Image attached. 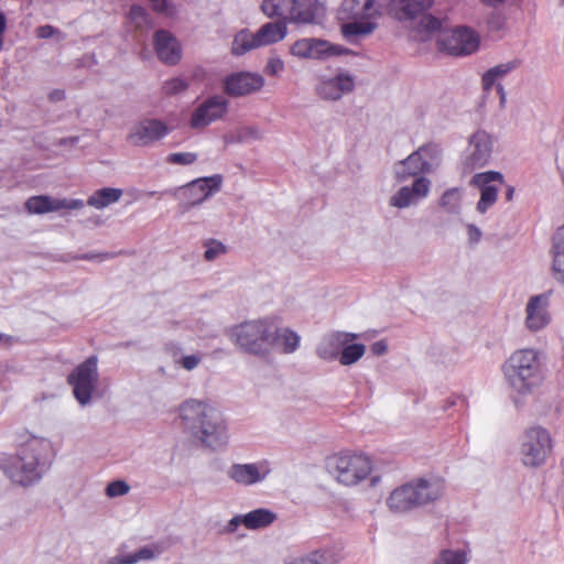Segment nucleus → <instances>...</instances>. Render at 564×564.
Masks as SVG:
<instances>
[{"instance_id": "obj_20", "label": "nucleus", "mask_w": 564, "mask_h": 564, "mask_svg": "<svg viewBox=\"0 0 564 564\" xmlns=\"http://www.w3.org/2000/svg\"><path fill=\"white\" fill-rule=\"evenodd\" d=\"M264 85L261 75L250 72H239L227 76L224 80L225 93L229 96H245L260 90Z\"/></svg>"}, {"instance_id": "obj_38", "label": "nucleus", "mask_w": 564, "mask_h": 564, "mask_svg": "<svg viewBox=\"0 0 564 564\" xmlns=\"http://www.w3.org/2000/svg\"><path fill=\"white\" fill-rule=\"evenodd\" d=\"M516 65L513 63H507V64H501V65H497L492 68H490L489 70H487L484 75H482V87L485 90H489L495 82L505 76L506 74H508Z\"/></svg>"}, {"instance_id": "obj_6", "label": "nucleus", "mask_w": 564, "mask_h": 564, "mask_svg": "<svg viewBox=\"0 0 564 564\" xmlns=\"http://www.w3.org/2000/svg\"><path fill=\"white\" fill-rule=\"evenodd\" d=\"M326 468L339 484L355 486L370 475L372 462L364 454L339 453L327 458Z\"/></svg>"}, {"instance_id": "obj_63", "label": "nucleus", "mask_w": 564, "mask_h": 564, "mask_svg": "<svg viewBox=\"0 0 564 564\" xmlns=\"http://www.w3.org/2000/svg\"><path fill=\"white\" fill-rule=\"evenodd\" d=\"M68 141L74 142L76 141V138H70Z\"/></svg>"}, {"instance_id": "obj_28", "label": "nucleus", "mask_w": 564, "mask_h": 564, "mask_svg": "<svg viewBox=\"0 0 564 564\" xmlns=\"http://www.w3.org/2000/svg\"><path fill=\"white\" fill-rule=\"evenodd\" d=\"M434 0H395L392 6L399 20L413 19L432 7Z\"/></svg>"}, {"instance_id": "obj_7", "label": "nucleus", "mask_w": 564, "mask_h": 564, "mask_svg": "<svg viewBox=\"0 0 564 564\" xmlns=\"http://www.w3.org/2000/svg\"><path fill=\"white\" fill-rule=\"evenodd\" d=\"M378 14L373 0H344L338 10V19L347 21L341 25L343 35L348 39L371 33L376 24L370 20Z\"/></svg>"}, {"instance_id": "obj_56", "label": "nucleus", "mask_w": 564, "mask_h": 564, "mask_svg": "<svg viewBox=\"0 0 564 564\" xmlns=\"http://www.w3.org/2000/svg\"><path fill=\"white\" fill-rule=\"evenodd\" d=\"M553 240L560 243H564V224L556 230Z\"/></svg>"}, {"instance_id": "obj_4", "label": "nucleus", "mask_w": 564, "mask_h": 564, "mask_svg": "<svg viewBox=\"0 0 564 564\" xmlns=\"http://www.w3.org/2000/svg\"><path fill=\"white\" fill-rule=\"evenodd\" d=\"M444 494V484L436 478H420L393 489L387 506L394 513H406L415 508L438 500Z\"/></svg>"}, {"instance_id": "obj_8", "label": "nucleus", "mask_w": 564, "mask_h": 564, "mask_svg": "<svg viewBox=\"0 0 564 564\" xmlns=\"http://www.w3.org/2000/svg\"><path fill=\"white\" fill-rule=\"evenodd\" d=\"M553 451V438L547 429L541 425L528 427L520 437V456L523 465L539 467Z\"/></svg>"}, {"instance_id": "obj_58", "label": "nucleus", "mask_w": 564, "mask_h": 564, "mask_svg": "<svg viewBox=\"0 0 564 564\" xmlns=\"http://www.w3.org/2000/svg\"><path fill=\"white\" fill-rule=\"evenodd\" d=\"M514 188L512 186H509L507 188L506 198L508 202L513 199Z\"/></svg>"}, {"instance_id": "obj_52", "label": "nucleus", "mask_w": 564, "mask_h": 564, "mask_svg": "<svg viewBox=\"0 0 564 564\" xmlns=\"http://www.w3.org/2000/svg\"><path fill=\"white\" fill-rule=\"evenodd\" d=\"M55 29L52 25H42L36 29V35L40 39H48L53 36Z\"/></svg>"}, {"instance_id": "obj_19", "label": "nucleus", "mask_w": 564, "mask_h": 564, "mask_svg": "<svg viewBox=\"0 0 564 564\" xmlns=\"http://www.w3.org/2000/svg\"><path fill=\"white\" fill-rule=\"evenodd\" d=\"M276 520V513L267 508H258L245 514H237L226 524L227 533H235L240 525L248 530L268 528Z\"/></svg>"}, {"instance_id": "obj_48", "label": "nucleus", "mask_w": 564, "mask_h": 564, "mask_svg": "<svg viewBox=\"0 0 564 564\" xmlns=\"http://www.w3.org/2000/svg\"><path fill=\"white\" fill-rule=\"evenodd\" d=\"M260 138L259 130L254 127H242L239 131V139L241 140H252Z\"/></svg>"}, {"instance_id": "obj_61", "label": "nucleus", "mask_w": 564, "mask_h": 564, "mask_svg": "<svg viewBox=\"0 0 564 564\" xmlns=\"http://www.w3.org/2000/svg\"><path fill=\"white\" fill-rule=\"evenodd\" d=\"M164 192H165V191L161 192V193H160V195H165V194H164ZM156 194H159V192H154V191H153V192H149V193H148V195H149V196H154V195H156Z\"/></svg>"}, {"instance_id": "obj_14", "label": "nucleus", "mask_w": 564, "mask_h": 564, "mask_svg": "<svg viewBox=\"0 0 564 564\" xmlns=\"http://www.w3.org/2000/svg\"><path fill=\"white\" fill-rule=\"evenodd\" d=\"M270 473V462L261 459L254 463L232 464L227 470V476L237 485L249 487L264 481Z\"/></svg>"}, {"instance_id": "obj_53", "label": "nucleus", "mask_w": 564, "mask_h": 564, "mask_svg": "<svg viewBox=\"0 0 564 564\" xmlns=\"http://www.w3.org/2000/svg\"><path fill=\"white\" fill-rule=\"evenodd\" d=\"M388 346L386 341L378 340L370 346V350L376 356H382L387 352Z\"/></svg>"}, {"instance_id": "obj_43", "label": "nucleus", "mask_w": 564, "mask_h": 564, "mask_svg": "<svg viewBox=\"0 0 564 564\" xmlns=\"http://www.w3.org/2000/svg\"><path fill=\"white\" fill-rule=\"evenodd\" d=\"M197 160V154L194 152H175L166 156L165 161L175 165H191Z\"/></svg>"}, {"instance_id": "obj_57", "label": "nucleus", "mask_w": 564, "mask_h": 564, "mask_svg": "<svg viewBox=\"0 0 564 564\" xmlns=\"http://www.w3.org/2000/svg\"><path fill=\"white\" fill-rule=\"evenodd\" d=\"M65 98V93L63 90H54L50 94V99L53 101H58Z\"/></svg>"}, {"instance_id": "obj_10", "label": "nucleus", "mask_w": 564, "mask_h": 564, "mask_svg": "<svg viewBox=\"0 0 564 564\" xmlns=\"http://www.w3.org/2000/svg\"><path fill=\"white\" fill-rule=\"evenodd\" d=\"M223 184V176L214 174L212 176L199 177L188 182L187 184L165 189L164 194L181 200L186 209L202 204L213 194L220 191Z\"/></svg>"}, {"instance_id": "obj_49", "label": "nucleus", "mask_w": 564, "mask_h": 564, "mask_svg": "<svg viewBox=\"0 0 564 564\" xmlns=\"http://www.w3.org/2000/svg\"><path fill=\"white\" fill-rule=\"evenodd\" d=\"M284 68V64L280 58H271L265 67V72L269 75H276L282 72Z\"/></svg>"}, {"instance_id": "obj_37", "label": "nucleus", "mask_w": 564, "mask_h": 564, "mask_svg": "<svg viewBox=\"0 0 564 564\" xmlns=\"http://www.w3.org/2000/svg\"><path fill=\"white\" fill-rule=\"evenodd\" d=\"M259 46L260 44L257 43V37L254 34L241 31L234 39L232 53L235 55H242L246 52Z\"/></svg>"}, {"instance_id": "obj_42", "label": "nucleus", "mask_w": 564, "mask_h": 564, "mask_svg": "<svg viewBox=\"0 0 564 564\" xmlns=\"http://www.w3.org/2000/svg\"><path fill=\"white\" fill-rule=\"evenodd\" d=\"M205 248L204 258L207 261H213L226 252V246L214 239L206 241Z\"/></svg>"}, {"instance_id": "obj_1", "label": "nucleus", "mask_w": 564, "mask_h": 564, "mask_svg": "<svg viewBox=\"0 0 564 564\" xmlns=\"http://www.w3.org/2000/svg\"><path fill=\"white\" fill-rule=\"evenodd\" d=\"M180 425L200 446L210 451H223L230 440L227 420L220 410L210 403L187 399L177 410Z\"/></svg>"}, {"instance_id": "obj_62", "label": "nucleus", "mask_w": 564, "mask_h": 564, "mask_svg": "<svg viewBox=\"0 0 564 564\" xmlns=\"http://www.w3.org/2000/svg\"><path fill=\"white\" fill-rule=\"evenodd\" d=\"M476 139H477V134H476V135H474V137L470 139V142L477 141Z\"/></svg>"}, {"instance_id": "obj_25", "label": "nucleus", "mask_w": 564, "mask_h": 564, "mask_svg": "<svg viewBox=\"0 0 564 564\" xmlns=\"http://www.w3.org/2000/svg\"><path fill=\"white\" fill-rule=\"evenodd\" d=\"M354 89V79L349 75H337L334 78L324 80L318 87V94L322 98L337 100L344 94Z\"/></svg>"}, {"instance_id": "obj_59", "label": "nucleus", "mask_w": 564, "mask_h": 564, "mask_svg": "<svg viewBox=\"0 0 564 564\" xmlns=\"http://www.w3.org/2000/svg\"><path fill=\"white\" fill-rule=\"evenodd\" d=\"M505 0H482V2H485L486 4H489V6H497V4H500L502 3Z\"/></svg>"}, {"instance_id": "obj_23", "label": "nucleus", "mask_w": 564, "mask_h": 564, "mask_svg": "<svg viewBox=\"0 0 564 564\" xmlns=\"http://www.w3.org/2000/svg\"><path fill=\"white\" fill-rule=\"evenodd\" d=\"M227 112V101L221 96H214L203 102L192 115L193 128H203L221 118Z\"/></svg>"}, {"instance_id": "obj_34", "label": "nucleus", "mask_w": 564, "mask_h": 564, "mask_svg": "<svg viewBox=\"0 0 564 564\" xmlns=\"http://www.w3.org/2000/svg\"><path fill=\"white\" fill-rule=\"evenodd\" d=\"M159 553L158 547L147 545L131 554H117L110 557L107 564H135L140 561L152 560Z\"/></svg>"}, {"instance_id": "obj_60", "label": "nucleus", "mask_w": 564, "mask_h": 564, "mask_svg": "<svg viewBox=\"0 0 564 564\" xmlns=\"http://www.w3.org/2000/svg\"><path fill=\"white\" fill-rule=\"evenodd\" d=\"M498 90L500 93L501 102H503L505 101V93H503V89H502V87L500 85L498 86Z\"/></svg>"}, {"instance_id": "obj_26", "label": "nucleus", "mask_w": 564, "mask_h": 564, "mask_svg": "<svg viewBox=\"0 0 564 564\" xmlns=\"http://www.w3.org/2000/svg\"><path fill=\"white\" fill-rule=\"evenodd\" d=\"M292 11L293 22L313 23L325 11L322 2L318 0H294Z\"/></svg>"}, {"instance_id": "obj_29", "label": "nucleus", "mask_w": 564, "mask_h": 564, "mask_svg": "<svg viewBox=\"0 0 564 564\" xmlns=\"http://www.w3.org/2000/svg\"><path fill=\"white\" fill-rule=\"evenodd\" d=\"M294 0H263L261 9L263 13L270 18H279L283 22H293L292 11Z\"/></svg>"}, {"instance_id": "obj_45", "label": "nucleus", "mask_w": 564, "mask_h": 564, "mask_svg": "<svg viewBox=\"0 0 564 564\" xmlns=\"http://www.w3.org/2000/svg\"><path fill=\"white\" fill-rule=\"evenodd\" d=\"M187 87L188 84L185 79L181 77H175L170 80H166L162 86V90L165 95H175L177 93L185 90Z\"/></svg>"}, {"instance_id": "obj_24", "label": "nucleus", "mask_w": 564, "mask_h": 564, "mask_svg": "<svg viewBox=\"0 0 564 564\" xmlns=\"http://www.w3.org/2000/svg\"><path fill=\"white\" fill-rule=\"evenodd\" d=\"M301 346V336L290 327H281L274 318V330L271 333L270 354L276 350L283 355L294 354Z\"/></svg>"}, {"instance_id": "obj_22", "label": "nucleus", "mask_w": 564, "mask_h": 564, "mask_svg": "<svg viewBox=\"0 0 564 564\" xmlns=\"http://www.w3.org/2000/svg\"><path fill=\"white\" fill-rule=\"evenodd\" d=\"M154 51L161 62L175 65L182 57V48L177 39L166 30H159L153 39Z\"/></svg>"}, {"instance_id": "obj_41", "label": "nucleus", "mask_w": 564, "mask_h": 564, "mask_svg": "<svg viewBox=\"0 0 564 564\" xmlns=\"http://www.w3.org/2000/svg\"><path fill=\"white\" fill-rule=\"evenodd\" d=\"M174 362L186 371H192L199 366L203 360V354L196 352L192 355L181 356L177 358V354H173Z\"/></svg>"}, {"instance_id": "obj_30", "label": "nucleus", "mask_w": 564, "mask_h": 564, "mask_svg": "<svg viewBox=\"0 0 564 564\" xmlns=\"http://www.w3.org/2000/svg\"><path fill=\"white\" fill-rule=\"evenodd\" d=\"M167 127L160 120L145 119L135 127L134 135L140 141H155L164 138L167 133Z\"/></svg>"}, {"instance_id": "obj_35", "label": "nucleus", "mask_w": 564, "mask_h": 564, "mask_svg": "<svg viewBox=\"0 0 564 564\" xmlns=\"http://www.w3.org/2000/svg\"><path fill=\"white\" fill-rule=\"evenodd\" d=\"M463 189L452 187L446 189L440 198V207L447 214L458 215L462 209Z\"/></svg>"}, {"instance_id": "obj_9", "label": "nucleus", "mask_w": 564, "mask_h": 564, "mask_svg": "<svg viewBox=\"0 0 564 564\" xmlns=\"http://www.w3.org/2000/svg\"><path fill=\"white\" fill-rule=\"evenodd\" d=\"M99 382L98 357L89 356L77 365L67 376V383L72 387L73 395L82 405H89Z\"/></svg>"}, {"instance_id": "obj_54", "label": "nucleus", "mask_w": 564, "mask_h": 564, "mask_svg": "<svg viewBox=\"0 0 564 564\" xmlns=\"http://www.w3.org/2000/svg\"><path fill=\"white\" fill-rule=\"evenodd\" d=\"M152 3L153 10L161 13H169L166 0H149Z\"/></svg>"}, {"instance_id": "obj_17", "label": "nucleus", "mask_w": 564, "mask_h": 564, "mask_svg": "<svg viewBox=\"0 0 564 564\" xmlns=\"http://www.w3.org/2000/svg\"><path fill=\"white\" fill-rule=\"evenodd\" d=\"M84 200L77 198H58L50 195H36L26 199L24 207L31 215H42L59 210L80 209Z\"/></svg>"}, {"instance_id": "obj_21", "label": "nucleus", "mask_w": 564, "mask_h": 564, "mask_svg": "<svg viewBox=\"0 0 564 564\" xmlns=\"http://www.w3.org/2000/svg\"><path fill=\"white\" fill-rule=\"evenodd\" d=\"M358 337L355 333L334 330L325 334L316 346V355L325 361L339 359L341 349L348 340H355Z\"/></svg>"}, {"instance_id": "obj_2", "label": "nucleus", "mask_w": 564, "mask_h": 564, "mask_svg": "<svg viewBox=\"0 0 564 564\" xmlns=\"http://www.w3.org/2000/svg\"><path fill=\"white\" fill-rule=\"evenodd\" d=\"M51 444L47 440L33 437L24 443L15 457H11L4 473L23 487L37 482L50 467Z\"/></svg>"}, {"instance_id": "obj_12", "label": "nucleus", "mask_w": 564, "mask_h": 564, "mask_svg": "<svg viewBox=\"0 0 564 564\" xmlns=\"http://www.w3.org/2000/svg\"><path fill=\"white\" fill-rule=\"evenodd\" d=\"M349 53L348 48L322 39H301L291 46V54L300 58L328 59Z\"/></svg>"}, {"instance_id": "obj_44", "label": "nucleus", "mask_w": 564, "mask_h": 564, "mask_svg": "<svg viewBox=\"0 0 564 564\" xmlns=\"http://www.w3.org/2000/svg\"><path fill=\"white\" fill-rule=\"evenodd\" d=\"M129 490L130 486L124 480H115L107 485L105 492L109 498H116L127 495Z\"/></svg>"}, {"instance_id": "obj_55", "label": "nucleus", "mask_w": 564, "mask_h": 564, "mask_svg": "<svg viewBox=\"0 0 564 564\" xmlns=\"http://www.w3.org/2000/svg\"><path fill=\"white\" fill-rule=\"evenodd\" d=\"M7 29V20L2 12H0V51L3 47V35Z\"/></svg>"}, {"instance_id": "obj_32", "label": "nucleus", "mask_w": 564, "mask_h": 564, "mask_svg": "<svg viewBox=\"0 0 564 564\" xmlns=\"http://www.w3.org/2000/svg\"><path fill=\"white\" fill-rule=\"evenodd\" d=\"M286 34V25L282 22H269L263 24L257 33V43L260 46L270 45L284 39Z\"/></svg>"}, {"instance_id": "obj_11", "label": "nucleus", "mask_w": 564, "mask_h": 564, "mask_svg": "<svg viewBox=\"0 0 564 564\" xmlns=\"http://www.w3.org/2000/svg\"><path fill=\"white\" fill-rule=\"evenodd\" d=\"M440 48L451 55H469L477 51L480 44L479 35L469 28L458 26L449 33L444 32L438 39Z\"/></svg>"}, {"instance_id": "obj_46", "label": "nucleus", "mask_w": 564, "mask_h": 564, "mask_svg": "<svg viewBox=\"0 0 564 564\" xmlns=\"http://www.w3.org/2000/svg\"><path fill=\"white\" fill-rule=\"evenodd\" d=\"M130 20L135 24L137 28L147 25L150 21L149 14L141 6H132L129 11Z\"/></svg>"}, {"instance_id": "obj_3", "label": "nucleus", "mask_w": 564, "mask_h": 564, "mask_svg": "<svg viewBox=\"0 0 564 564\" xmlns=\"http://www.w3.org/2000/svg\"><path fill=\"white\" fill-rule=\"evenodd\" d=\"M502 372L512 391L520 395L533 393L544 380L539 351L533 348L513 351L503 362Z\"/></svg>"}, {"instance_id": "obj_51", "label": "nucleus", "mask_w": 564, "mask_h": 564, "mask_svg": "<svg viewBox=\"0 0 564 564\" xmlns=\"http://www.w3.org/2000/svg\"><path fill=\"white\" fill-rule=\"evenodd\" d=\"M112 257H113V254L109 253V252H106V253L89 252V253H84V254L77 257V259L88 260V261H94V260L104 261V260H108Z\"/></svg>"}, {"instance_id": "obj_5", "label": "nucleus", "mask_w": 564, "mask_h": 564, "mask_svg": "<svg viewBox=\"0 0 564 564\" xmlns=\"http://www.w3.org/2000/svg\"><path fill=\"white\" fill-rule=\"evenodd\" d=\"M274 317L245 321L226 330L230 341L242 352L264 358L270 355Z\"/></svg>"}, {"instance_id": "obj_27", "label": "nucleus", "mask_w": 564, "mask_h": 564, "mask_svg": "<svg viewBox=\"0 0 564 564\" xmlns=\"http://www.w3.org/2000/svg\"><path fill=\"white\" fill-rule=\"evenodd\" d=\"M339 554L334 549L325 547L290 557L284 564H339Z\"/></svg>"}, {"instance_id": "obj_13", "label": "nucleus", "mask_w": 564, "mask_h": 564, "mask_svg": "<svg viewBox=\"0 0 564 564\" xmlns=\"http://www.w3.org/2000/svg\"><path fill=\"white\" fill-rule=\"evenodd\" d=\"M503 183V175L496 171L476 173L471 177L469 184L480 191V198L476 205L478 213L485 214L496 204L499 191L497 185H502Z\"/></svg>"}, {"instance_id": "obj_16", "label": "nucleus", "mask_w": 564, "mask_h": 564, "mask_svg": "<svg viewBox=\"0 0 564 564\" xmlns=\"http://www.w3.org/2000/svg\"><path fill=\"white\" fill-rule=\"evenodd\" d=\"M431 191V181L424 176H417L411 185L401 186L389 198V205L398 209L416 206L425 199Z\"/></svg>"}, {"instance_id": "obj_40", "label": "nucleus", "mask_w": 564, "mask_h": 564, "mask_svg": "<svg viewBox=\"0 0 564 564\" xmlns=\"http://www.w3.org/2000/svg\"><path fill=\"white\" fill-rule=\"evenodd\" d=\"M553 271L555 279L564 284V243L553 240Z\"/></svg>"}, {"instance_id": "obj_18", "label": "nucleus", "mask_w": 564, "mask_h": 564, "mask_svg": "<svg viewBox=\"0 0 564 564\" xmlns=\"http://www.w3.org/2000/svg\"><path fill=\"white\" fill-rule=\"evenodd\" d=\"M432 151L431 144L426 143L420 147L417 151L411 153L405 160L401 161L395 169L398 181L403 182L408 177L430 172L433 167V162H431L427 156L431 155Z\"/></svg>"}, {"instance_id": "obj_36", "label": "nucleus", "mask_w": 564, "mask_h": 564, "mask_svg": "<svg viewBox=\"0 0 564 564\" xmlns=\"http://www.w3.org/2000/svg\"><path fill=\"white\" fill-rule=\"evenodd\" d=\"M366 351V346L364 344L354 343V340H348L347 344L341 349V354L339 356V362L343 366H350L356 364Z\"/></svg>"}, {"instance_id": "obj_15", "label": "nucleus", "mask_w": 564, "mask_h": 564, "mask_svg": "<svg viewBox=\"0 0 564 564\" xmlns=\"http://www.w3.org/2000/svg\"><path fill=\"white\" fill-rule=\"evenodd\" d=\"M550 297L551 292H545L528 300L524 318V326L528 330L536 333L551 323Z\"/></svg>"}, {"instance_id": "obj_39", "label": "nucleus", "mask_w": 564, "mask_h": 564, "mask_svg": "<svg viewBox=\"0 0 564 564\" xmlns=\"http://www.w3.org/2000/svg\"><path fill=\"white\" fill-rule=\"evenodd\" d=\"M468 554L464 550H443L433 564H467Z\"/></svg>"}, {"instance_id": "obj_31", "label": "nucleus", "mask_w": 564, "mask_h": 564, "mask_svg": "<svg viewBox=\"0 0 564 564\" xmlns=\"http://www.w3.org/2000/svg\"><path fill=\"white\" fill-rule=\"evenodd\" d=\"M491 154V143H469L465 164L470 169L482 167L490 161Z\"/></svg>"}, {"instance_id": "obj_47", "label": "nucleus", "mask_w": 564, "mask_h": 564, "mask_svg": "<svg viewBox=\"0 0 564 564\" xmlns=\"http://www.w3.org/2000/svg\"><path fill=\"white\" fill-rule=\"evenodd\" d=\"M442 20L433 17L425 15L420 22V28L426 33H435L442 29Z\"/></svg>"}, {"instance_id": "obj_33", "label": "nucleus", "mask_w": 564, "mask_h": 564, "mask_svg": "<svg viewBox=\"0 0 564 564\" xmlns=\"http://www.w3.org/2000/svg\"><path fill=\"white\" fill-rule=\"evenodd\" d=\"M122 196L120 188L104 187L94 192L87 199V204L96 209H104L117 203Z\"/></svg>"}, {"instance_id": "obj_50", "label": "nucleus", "mask_w": 564, "mask_h": 564, "mask_svg": "<svg viewBox=\"0 0 564 564\" xmlns=\"http://www.w3.org/2000/svg\"><path fill=\"white\" fill-rule=\"evenodd\" d=\"M468 240L470 243H478L481 239V230L474 224L467 225Z\"/></svg>"}]
</instances>
